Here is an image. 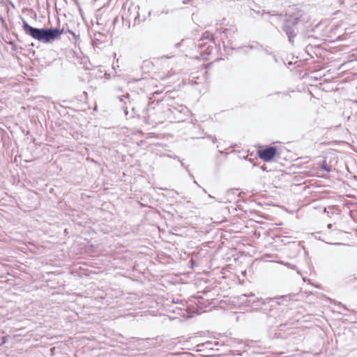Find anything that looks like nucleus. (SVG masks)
I'll list each match as a JSON object with an SVG mask.
<instances>
[{"instance_id":"nucleus-2","label":"nucleus","mask_w":357,"mask_h":357,"mask_svg":"<svg viewBox=\"0 0 357 357\" xmlns=\"http://www.w3.org/2000/svg\"><path fill=\"white\" fill-rule=\"evenodd\" d=\"M278 153L277 149L273 146L259 148L257 151L258 157L264 162L271 161Z\"/></svg>"},{"instance_id":"nucleus-1","label":"nucleus","mask_w":357,"mask_h":357,"mask_svg":"<svg viewBox=\"0 0 357 357\" xmlns=\"http://www.w3.org/2000/svg\"><path fill=\"white\" fill-rule=\"evenodd\" d=\"M23 30L26 35L43 43H49L59 37L63 33V29H38L30 26L26 21H23Z\"/></svg>"},{"instance_id":"nucleus-3","label":"nucleus","mask_w":357,"mask_h":357,"mask_svg":"<svg viewBox=\"0 0 357 357\" xmlns=\"http://www.w3.org/2000/svg\"><path fill=\"white\" fill-rule=\"evenodd\" d=\"M342 217L341 213L340 212V211L337 210V212L335 213V218L334 219V220L332 222H330L328 224V225H327L328 228L331 229L333 225L340 224V222H342Z\"/></svg>"},{"instance_id":"nucleus-5","label":"nucleus","mask_w":357,"mask_h":357,"mask_svg":"<svg viewBox=\"0 0 357 357\" xmlns=\"http://www.w3.org/2000/svg\"><path fill=\"white\" fill-rule=\"evenodd\" d=\"M70 32L73 34V36H75V33H73L72 31H70Z\"/></svg>"},{"instance_id":"nucleus-4","label":"nucleus","mask_w":357,"mask_h":357,"mask_svg":"<svg viewBox=\"0 0 357 357\" xmlns=\"http://www.w3.org/2000/svg\"><path fill=\"white\" fill-rule=\"evenodd\" d=\"M320 168L326 172H330L331 170V165H330L326 160H324L320 163Z\"/></svg>"}]
</instances>
